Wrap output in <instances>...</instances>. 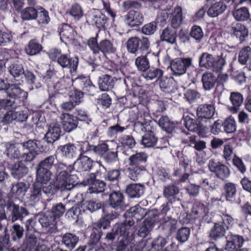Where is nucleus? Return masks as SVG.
Here are the masks:
<instances>
[{
  "label": "nucleus",
  "instance_id": "1",
  "mask_svg": "<svg viewBox=\"0 0 251 251\" xmlns=\"http://www.w3.org/2000/svg\"><path fill=\"white\" fill-rule=\"evenodd\" d=\"M148 155L145 152H136L131 155L128 159L129 168L128 176L133 181L138 180V177L147 171Z\"/></svg>",
  "mask_w": 251,
  "mask_h": 251
},
{
  "label": "nucleus",
  "instance_id": "2",
  "mask_svg": "<svg viewBox=\"0 0 251 251\" xmlns=\"http://www.w3.org/2000/svg\"><path fill=\"white\" fill-rule=\"evenodd\" d=\"M227 53L229 54L230 52L226 50L222 52L220 56L215 57L207 52H203L199 58V66L201 67L212 70L217 73L221 72L226 64L224 55L225 54L226 57Z\"/></svg>",
  "mask_w": 251,
  "mask_h": 251
},
{
  "label": "nucleus",
  "instance_id": "3",
  "mask_svg": "<svg viewBox=\"0 0 251 251\" xmlns=\"http://www.w3.org/2000/svg\"><path fill=\"white\" fill-rule=\"evenodd\" d=\"M126 47L128 52L135 55L150 53L151 43L149 39L147 37L134 36L127 40Z\"/></svg>",
  "mask_w": 251,
  "mask_h": 251
},
{
  "label": "nucleus",
  "instance_id": "4",
  "mask_svg": "<svg viewBox=\"0 0 251 251\" xmlns=\"http://www.w3.org/2000/svg\"><path fill=\"white\" fill-rule=\"evenodd\" d=\"M49 57L63 68H69L71 73H75L76 71L78 59L75 57L71 58L68 54H62L61 50L57 49H52L49 53Z\"/></svg>",
  "mask_w": 251,
  "mask_h": 251
},
{
  "label": "nucleus",
  "instance_id": "5",
  "mask_svg": "<svg viewBox=\"0 0 251 251\" xmlns=\"http://www.w3.org/2000/svg\"><path fill=\"white\" fill-rule=\"evenodd\" d=\"M138 123L143 127L142 130L144 128L145 131L141 144L147 148L154 147L157 144V137L155 134L156 127L153 126V122L151 120L144 119L143 122Z\"/></svg>",
  "mask_w": 251,
  "mask_h": 251
},
{
  "label": "nucleus",
  "instance_id": "6",
  "mask_svg": "<svg viewBox=\"0 0 251 251\" xmlns=\"http://www.w3.org/2000/svg\"><path fill=\"white\" fill-rule=\"evenodd\" d=\"M73 170L72 167L70 166L66 167L65 170L60 172L56 176L54 181V187L57 189L62 190H70L74 187L77 177L75 175H71L69 173L71 172Z\"/></svg>",
  "mask_w": 251,
  "mask_h": 251
},
{
  "label": "nucleus",
  "instance_id": "7",
  "mask_svg": "<svg viewBox=\"0 0 251 251\" xmlns=\"http://www.w3.org/2000/svg\"><path fill=\"white\" fill-rule=\"evenodd\" d=\"M208 169L215 176L222 180H226L231 175L229 167L220 161L211 159L209 161Z\"/></svg>",
  "mask_w": 251,
  "mask_h": 251
},
{
  "label": "nucleus",
  "instance_id": "8",
  "mask_svg": "<svg viewBox=\"0 0 251 251\" xmlns=\"http://www.w3.org/2000/svg\"><path fill=\"white\" fill-rule=\"evenodd\" d=\"M133 226V221H128L127 219L123 223H116L113 226V231L117 233L118 237H122L119 243L123 241L124 243L128 246V237L133 235V229L132 227Z\"/></svg>",
  "mask_w": 251,
  "mask_h": 251
},
{
  "label": "nucleus",
  "instance_id": "9",
  "mask_svg": "<svg viewBox=\"0 0 251 251\" xmlns=\"http://www.w3.org/2000/svg\"><path fill=\"white\" fill-rule=\"evenodd\" d=\"M42 193L45 195H52L54 193V188L52 184H49L48 185H42L40 183L35 182L32 186L31 191L30 200L31 201L36 202L42 198Z\"/></svg>",
  "mask_w": 251,
  "mask_h": 251
},
{
  "label": "nucleus",
  "instance_id": "10",
  "mask_svg": "<svg viewBox=\"0 0 251 251\" xmlns=\"http://www.w3.org/2000/svg\"><path fill=\"white\" fill-rule=\"evenodd\" d=\"M191 64V58H176L172 61L171 69L175 75L179 76L184 74Z\"/></svg>",
  "mask_w": 251,
  "mask_h": 251
},
{
  "label": "nucleus",
  "instance_id": "11",
  "mask_svg": "<svg viewBox=\"0 0 251 251\" xmlns=\"http://www.w3.org/2000/svg\"><path fill=\"white\" fill-rule=\"evenodd\" d=\"M215 112V102L213 101L209 103L200 104L197 108V116L201 121L211 119Z\"/></svg>",
  "mask_w": 251,
  "mask_h": 251
},
{
  "label": "nucleus",
  "instance_id": "12",
  "mask_svg": "<svg viewBox=\"0 0 251 251\" xmlns=\"http://www.w3.org/2000/svg\"><path fill=\"white\" fill-rule=\"evenodd\" d=\"M106 189V183L102 180H100L95 178V194H100L101 200H95V204L96 205V210L102 208V210L104 212L105 211V200H106L107 195L104 192Z\"/></svg>",
  "mask_w": 251,
  "mask_h": 251
},
{
  "label": "nucleus",
  "instance_id": "13",
  "mask_svg": "<svg viewBox=\"0 0 251 251\" xmlns=\"http://www.w3.org/2000/svg\"><path fill=\"white\" fill-rule=\"evenodd\" d=\"M39 222L48 232L52 233L57 231L56 219L49 211L41 215Z\"/></svg>",
  "mask_w": 251,
  "mask_h": 251
},
{
  "label": "nucleus",
  "instance_id": "14",
  "mask_svg": "<svg viewBox=\"0 0 251 251\" xmlns=\"http://www.w3.org/2000/svg\"><path fill=\"white\" fill-rule=\"evenodd\" d=\"M225 250L226 251H238L242 247L245 239L238 234H230L228 235Z\"/></svg>",
  "mask_w": 251,
  "mask_h": 251
},
{
  "label": "nucleus",
  "instance_id": "15",
  "mask_svg": "<svg viewBox=\"0 0 251 251\" xmlns=\"http://www.w3.org/2000/svg\"><path fill=\"white\" fill-rule=\"evenodd\" d=\"M168 243L166 238L158 236L154 239L151 243V247L149 251H176L173 243L165 248Z\"/></svg>",
  "mask_w": 251,
  "mask_h": 251
},
{
  "label": "nucleus",
  "instance_id": "16",
  "mask_svg": "<svg viewBox=\"0 0 251 251\" xmlns=\"http://www.w3.org/2000/svg\"><path fill=\"white\" fill-rule=\"evenodd\" d=\"M127 24L131 27H137L144 22V18L142 13L138 10H130L125 16Z\"/></svg>",
  "mask_w": 251,
  "mask_h": 251
},
{
  "label": "nucleus",
  "instance_id": "17",
  "mask_svg": "<svg viewBox=\"0 0 251 251\" xmlns=\"http://www.w3.org/2000/svg\"><path fill=\"white\" fill-rule=\"evenodd\" d=\"M105 211L104 212L102 211L103 215L101 217L100 220L97 222L95 223V230H98V228L101 229L102 228L103 229H106L108 227L110 226V223L111 221L116 219L119 214L116 212H112L110 213H105L106 204H104Z\"/></svg>",
  "mask_w": 251,
  "mask_h": 251
},
{
  "label": "nucleus",
  "instance_id": "18",
  "mask_svg": "<svg viewBox=\"0 0 251 251\" xmlns=\"http://www.w3.org/2000/svg\"><path fill=\"white\" fill-rule=\"evenodd\" d=\"M145 209L139 205L131 207L125 214V216L128 221H133V225L135 222H138L143 219L145 216Z\"/></svg>",
  "mask_w": 251,
  "mask_h": 251
},
{
  "label": "nucleus",
  "instance_id": "19",
  "mask_svg": "<svg viewBox=\"0 0 251 251\" xmlns=\"http://www.w3.org/2000/svg\"><path fill=\"white\" fill-rule=\"evenodd\" d=\"M237 194L236 185L232 182H226L223 186L221 196H224L227 201L233 203Z\"/></svg>",
  "mask_w": 251,
  "mask_h": 251
},
{
  "label": "nucleus",
  "instance_id": "20",
  "mask_svg": "<svg viewBox=\"0 0 251 251\" xmlns=\"http://www.w3.org/2000/svg\"><path fill=\"white\" fill-rule=\"evenodd\" d=\"M231 35L238 39L242 43L248 36V29L246 26L240 23L232 25L231 28Z\"/></svg>",
  "mask_w": 251,
  "mask_h": 251
},
{
  "label": "nucleus",
  "instance_id": "21",
  "mask_svg": "<svg viewBox=\"0 0 251 251\" xmlns=\"http://www.w3.org/2000/svg\"><path fill=\"white\" fill-rule=\"evenodd\" d=\"M119 147L123 154L128 155L127 151L133 149L136 145V142L134 137L131 135H123L119 139Z\"/></svg>",
  "mask_w": 251,
  "mask_h": 251
},
{
  "label": "nucleus",
  "instance_id": "22",
  "mask_svg": "<svg viewBox=\"0 0 251 251\" xmlns=\"http://www.w3.org/2000/svg\"><path fill=\"white\" fill-rule=\"evenodd\" d=\"M158 215H153L152 218L148 217L145 219L142 226L138 230V235L143 238L147 237L153 227L156 220H158Z\"/></svg>",
  "mask_w": 251,
  "mask_h": 251
},
{
  "label": "nucleus",
  "instance_id": "23",
  "mask_svg": "<svg viewBox=\"0 0 251 251\" xmlns=\"http://www.w3.org/2000/svg\"><path fill=\"white\" fill-rule=\"evenodd\" d=\"M229 100L231 106L228 107V109L232 113H236L242 105L244 98L243 95L240 92H231L230 94Z\"/></svg>",
  "mask_w": 251,
  "mask_h": 251
},
{
  "label": "nucleus",
  "instance_id": "24",
  "mask_svg": "<svg viewBox=\"0 0 251 251\" xmlns=\"http://www.w3.org/2000/svg\"><path fill=\"white\" fill-rule=\"evenodd\" d=\"M108 204L115 209L121 208L125 204V198L120 191H114L109 196Z\"/></svg>",
  "mask_w": 251,
  "mask_h": 251
},
{
  "label": "nucleus",
  "instance_id": "25",
  "mask_svg": "<svg viewBox=\"0 0 251 251\" xmlns=\"http://www.w3.org/2000/svg\"><path fill=\"white\" fill-rule=\"evenodd\" d=\"M226 5L222 1L210 2V5L207 11V14L210 17L214 18L222 14L226 9Z\"/></svg>",
  "mask_w": 251,
  "mask_h": 251
},
{
  "label": "nucleus",
  "instance_id": "26",
  "mask_svg": "<svg viewBox=\"0 0 251 251\" xmlns=\"http://www.w3.org/2000/svg\"><path fill=\"white\" fill-rule=\"evenodd\" d=\"M5 92L9 97L14 99L22 98V100H25L27 97V93L16 84H9Z\"/></svg>",
  "mask_w": 251,
  "mask_h": 251
},
{
  "label": "nucleus",
  "instance_id": "27",
  "mask_svg": "<svg viewBox=\"0 0 251 251\" xmlns=\"http://www.w3.org/2000/svg\"><path fill=\"white\" fill-rule=\"evenodd\" d=\"M217 77L212 72H205L202 74L201 82L203 89L210 91L214 88L217 84Z\"/></svg>",
  "mask_w": 251,
  "mask_h": 251
},
{
  "label": "nucleus",
  "instance_id": "28",
  "mask_svg": "<svg viewBox=\"0 0 251 251\" xmlns=\"http://www.w3.org/2000/svg\"><path fill=\"white\" fill-rule=\"evenodd\" d=\"M145 187L140 183H131L127 185L126 192L131 198H138L143 195Z\"/></svg>",
  "mask_w": 251,
  "mask_h": 251
},
{
  "label": "nucleus",
  "instance_id": "29",
  "mask_svg": "<svg viewBox=\"0 0 251 251\" xmlns=\"http://www.w3.org/2000/svg\"><path fill=\"white\" fill-rule=\"evenodd\" d=\"M176 29L170 26L165 28L160 34V40L172 45L176 43L177 37Z\"/></svg>",
  "mask_w": 251,
  "mask_h": 251
},
{
  "label": "nucleus",
  "instance_id": "30",
  "mask_svg": "<svg viewBox=\"0 0 251 251\" xmlns=\"http://www.w3.org/2000/svg\"><path fill=\"white\" fill-rule=\"evenodd\" d=\"M179 192V188L175 184H168L163 188V195L168 201L175 202L179 200L176 196Z\"/></svg>",
  "mask_w": 251,
  "mask_h": 251
},
{
  "label": "nucleus",
  "instance_id": "31",
  "mask_svg": "<svg viewBox=\"0 0 251 251\" xmlns=\"http://www.w3.org/2000/svg\"><path fill=\"white\" fill-rule=\"evenodd\" d=\"M158 124L163 130L168 133H172L177 123L172 121L167 116H162L158 121Z\"/></svg>",
  "mask_w": 251,
  "mask_h": 251
},
{
  "label": "nucleus",
  "instance_id": "32",
  "mask_svg": "<svg viewBox=\"0 0 251 251\" xmlns=\"http://www.w3.org/2000/svg\"><path fill=\"white\" fill-rule=\"evenodd\" d=\"M7 208L12 211L11 221L12 222H14L28 215V212L25 208L20 207L14 203H10L8 204Z\"/></svg>",
  "mask_w": 251,
  "mask_h": 251
},
{
  "label": "nucleus",
  "instance_id": "33",
  "mask_svg": "<svg viewBox=\"0 0 251 251\" xmlns=\"http://www.w3.org/2000/svg\"><path fill=\"white\" fill-rule=\"evenodd\" d=\"M60 118L62 121L63 127L66 132H70L77 126V121L74 117L67 113L62 114Z\"/></svg>",
  "mask_w": 251,
  "mask_h": 251
},
{
  "label": "nucleus",
  "instance_id": "34",
  "mask_svg": "<svg viewBox=\"0 0 251 251\" xmlns=\"http://www.w3.org/2000/svg\"><path fill=\"white\" fill-rule=\"evenodd\" d=\"M93 161L86 156L80 157L74 163L75 169L77 172L89 170L92 167Z\"/></svg>",
  "mask_w": 251,
  "mask_h": 251
},
{
  "label": "nucleus",
  "instance_id": "35",
  "mask_svg": "<svg viewBox=\"0 0 251 251\" xmlns=\"http://www.w3.org/2000/svg\"><path fill=\"white\" fill-rule=\"evenodd\" d=\"M163 75V71L162 69L151 66L142 73V76L147 80H152L155 79H158L162 76Z\"/></svg>",
  "mask_w": 251,
  "mask_h": 251
},
{
  "label": "nucleus",
  "instance_id": "36",
  "mask_svg": "<svg viewBox=\"0 0 251 251\" xmlns=\"http://www.w3.org/2000/svg\"><path fill=\"white\" fill-rule=\"evenodd\" d=\"M52 174L49 170H45L37 168L36 170V182L40 183L42 185H48L51 179Z\"/></svg>",
  "mask_w": 251,
  "mask_h": 251
},
{
  "label": "nucleus",
  "instance_id": "37",
  "mask_svg": "<svg viewBox=\"0 0 251 251\" xmlns=\"http://www.w3.org/2000/svg\"><path fill=\"white\" fill-rule=\"evenodd\" d=\"M226 229L220 223H214V226L209 232V237L212 240H217L225 235Z\"/></svg>",
  "mask_w": 251,
  "mask_h": 251
},
{
  "label": "nucleus",
  "instance_id": "38",
  "mask_svg": "<svg viewBox=\"0 0 251 251\" xmlns=\"http://www.w3.org/2000/svg\"><path fill=\"white\" fill-rule=\"evenodd\" d=\"M61 130L59 126L51 125L46 134L45 137L48 143H52L59 139Z\"/></svg>",
  "mask_w": 251,
  "mask_h": 251
},
{
  "label": "nucleus",
  "instance_id": "39",
  "mask_svg": "<svg viewBox=\"0 0 251 251\" xmlns=\"http://www.w3.org/2000/svg\"><path fill=\"white\" fill-rule=\"evenodd\" d=\"M171 25L175 29L178 28L183 23L182 9L180 6L175 7L171 18Z\"/></svg>",
  "mask_w": 251,
  "mask_h": 251
},
{
  "label": "nucleus",
  "instance_id": "40",
  "mask_svg": "<svg viewBox=\"0 0 251 251\" xmlns=\"http://www.w3.org/2000/svg\"><path fill=\"white\" fill-rule=\"evenodd\" d=\"M159 87L163 92L168 94L174 93L176 90V83L174 80L171 78L166 77L160 79Z\"/></svg>",
  "mask_w": 251,
  "mask_h": 251
},
{
  "label": "nucleus",
  "instance_id": "41",
  "mask_svg": "<svg viewBox=\"0 0 251 251\" xmlns=\"http://www.w3.org/2000/svg\"><path fill=\"white\" fill-rule=\"evenodd\" d=\"M207 207L203 203L199 201L196 202L193 206L190 216L194 220L200 219L205 212H207Z\"/></svg>",
  "mask_w": 251,
  "mask_h": 251
},
{
  "label": "nucleus",
  "instance_id": "42",
  "mask_svg": "<svg viewBox=\"0 0 251 251\" xmlns=\"http://www.w3.org/2000/svg\"><path fill=\"white\" fill-rule=\"evenodd\" d=\"M5 147L4 153L9 158L17 159L20 156L21 152L19 150V144L8 142L5 143Z\"/></svg>",
  "mask_w": 251,
  "mask_h": 251
},
{
  "label": "nucleus",
  "instance_id": "43",
  "mask_svg": "<svg viewBox=\"0 0 251 251\" xmlns=\"http://www.w3.org/2000/svg\"><path fill=\"white\" fill-rule=\"evenodd\" d=\"M177 221L171 217H164L161 223L162 228L168 233L174 232L177 228Z\"/></svg>",
  "mask_w": 251,
  "mask_h": 251
},
{
  "label": "nucleus",
  "instance_id": "44",
  "mask_svg": "<svg viewBox=\"0 0 251 251\" xmlns=\"http://www.w3.org/2000/svg\"><path fill=\"white\" fill-rule=\"evenodd\" d=\"M98 84L101 91H107L113 87L114 81L111 76L105 75L100 77Z\"/></svg>",
  "mask_w": 251,
  "mask_h": 251
},
{
  "label": "nucleus",
  "instance_id": "45",
  "mask_svg": "<svg viewBox=\"0 0 251 251\" xmlns=\"http://www.w3.org/2000/svg\"><path fill=\"white\" fill-rule=\"evenodd\" d=\"M149 53H146L145 55H141L138 56L135 61V64L137 70L142 73L149 68L150 66V62L148 55Z\"/></svg>",
  "mask_w": 251,
  "mask_h": 251
},
{
  "label": "nucleus",
  "instance_id": "46",
  "mask_svg": "<svg viewBox=\"0 0 251 251\" xmlns=\"http://www.w3.org/2000/svg\"><path fill=\"white\" fill-rule=\"evenodd\" d=\"M60 150L62 156L67 158H73L77 154V148L74 145L67 144L60 147Z\"/></svg>",
  "mask_w": 251,
  "mask_h": 251
},
{
  "label": "nucleus",
  "instance_id": "47",
  "mask_svg": "<svg viewBox=\"0 0 251 251\" xmlns=\"http://www.w3.org/2000/svg\"><path fill=\"white\" fill-rule=\"evenodd\" d=\"M108 20L105 15L95 8V25L97 28H106Z\"/></svg>",
  "mask_w": 251,
  "mask_h": 251
},
{
  "label": "nucleus",
  "instance_id": "48",
  "mask_svg": "<svg viewBox=\"0 0 251 251\" xmlns=\"http://www.w3.org/2000/svg\"><path fill=\"white\" fill-rule=\"evenodd\" d=\"M98 50H100L104 54L106 53H113L115 49L113 47L112 43L107 39L102 40L100 43H97L96 48Z\"/></svg>",
  "mask_w": 251,
  "mask_h": 251
},
{
  "label": "nucleus",
  "instance_id": "49",
  "mask_svg": "<svg viewBox=\"0 0 251 251\" xmlns=\"http://www.w3.org/2000/svg\"><path fill=\"white\" fill-rule=\"evenodd\" d=\"M232 165L236 171L244 175L247 169L243 160L235 154H233L232 160Z\"/></svg>",
  "mask_w": 251,
  "mask_h": 251
},
{
  "label": "nucleus",
  "instance_id": "50",
  "mask_svg": "<svg viewBox=\"0 0 251 251\" xmlns=\"http://www.w3.org/2000/svg\"><path fill=\"white\" fill-rule=\"evenodd\" d=\"M27 172L28 168L21 162L16 163L13 166L12 174L16 178H20Z\"/></svg>",
  "mask_w": 251,
  "mask_h": 251
},
{
  "label": "nucleus",
  "instance_id": "51",
  "mask_svg": "<svg viewBox=\"0 0 251 251\" xmlns=\"http://www.w3.org/2000/svg\"><path fill=\"white\" fill-rule=\"evenodd\" d=\"M78 241V238L71 233H66L63 235L62 238V243L67 248L70 249L74 248Z\"/></svg>",
  "mask_w": 251,
  "mask_h": 251
},
{
  "label": "nucleus",
  "instance_id": "52",
  "mask_svg": "<svg viewBox=\"0 0 251 251\" xmlns=\"http://www.w3.org/2000/svg\"><path fill=\"white\" fill-rule=\"evenodd\" d=\"M41 50V45L35 40H32L26 46L25 51L28 55H34L39 53Z\"/></svg>",
  "mask_w": 251,
  "mask_h": 251
},
{
  "label": "nucleus",
  "instance_id": "53",
  "mask_svg": "<svg viewBox=\"0 0 251 251\" xmlns=\"http://www.w3.org/2000/svg\"><path fill=\"white\" fill-rule=\"evenodd\" d=\"M190 36L197 43H201L204 37V33L202 28L200 26L196 25H193L190 31Z\"/></svg>",
  "mask_w": 251,
  "mask_h": 251
},
{
  "label": "nucleus",
  "instance_id": "54",
  "mask_svg": "<svg viewBox=\"0 0 251 251\" xmlns=\"http://www.w3.org/2000/svg\"><path fill=\"white\" fill-rule=\"evenodd\" d=\"M37 10L33 7H27L21 12V17L24 20H32L37 17Z\"/></svg>",
  "mask_w": 251,
  "mask_h": 251
},
{
  "label": "nucleus",
  "instance_id": "55",
  "mask_svg": "<svg viewBox=\"0 0 251 251\" xmlns=\"http://www.w3.org/2000/svg\"><path fill=\"white\" fill-rule=\"evenodd\" d=\"M223 130L226 133H231L236 130V123L234 118L229 116L223 121Z\"/></svg>",
  "mask_w": 251,
  "mask_h": 251
},
{
  "label": "nucleus",
  "instance_id": "56",
  "mask_svg": "<svg viewBox=\"0 0 251 251\" xmlns=\"http://www.w3.org/2000/svg\"><path fill=\"white\" fill-rule=\"evenodd\" d=\"M144 0H128L123 2V6L126 10H138L142 8L141 1Z\"/></svg>",
  "mask_w": 251,
  "mask_h": 251
},
{
  "label": "nucleus",
  "instance_id": "57",
  "mask_svg": "<svg viewBox=\"0 0 251 251\" xmlns=\"http://www.w3.org/2000/svg\"><path fill=\"white\" fill-rule=\"evenodd\" d=\"M190 232L189 228L182 227L177 230L176 238L180 243H183L188 240Z\"/></svg>",
  "mask_w": 251,
  "mask_h": 251
},
{
  "label": "nucleus",
  "instance_id": "58",
  "mask_svg": "<svg viewBox=\"0 0 251 251\" xmlns=\"http://www.w3.org/2000/svg\"><path fill=\"white\" fill-rule=\"evenodd\" d=\"M235 19L238 21H245L250 16L248 9L246 7H242L235 10L233 13Z\"/></svg>",
  "mask_w": 251,
  "mask_h": 251
},
{
  "label": "nucleus",
  "instance_id": "59",
  "mask_svg": "<svg viewBox=\"0 0 251 251\" xmlns=\"http://www.w3.org/2000/svg\"><path fill=\"white\" fill-rule=\"evenodd\" d=\"M220 220L217 223H220L226 229L231 227L233 224V219L232 216L227 213L221 212L219 215Z\"/></svg>",
  "mask_w": 251,
  "mask_h": 251
},
{
  "label": "nucleus",
  "instance_id": "60",
  "mask_svg": "<svg viewBox=\"0 0 251 251\" xmlns=\"http://www.w3.org/2000/svg\"><path fill=\"white\" fill-rule=\"evenodd\" d=\"M151 109L152 114L157 117L166 110V105L163 101L158 100L151 104Z\"/></svg>",
  "mask_w": 251,
  "mask_h": 251
},
{
  "label": "nucleus",
  "instance_id": "61",
  "mask_svg": "<svg viewBox=\"0 0 251 251\" xmlns=\"http://www.w3.org/2000/svg\"><path fill=\"white\" fill-rule=\"evenodd\" d=\"M112 103V99L107 93H103L97 99V104L103 108L110 107Z\"/></svg>",
  "mask_w": 251,
  "mask_h": 251
},
{
  "label": "nucleus",
  "instance_id": "62",
  "mask_svg": "<svg viewBox=\"0 0 251 251\" xmlns=\"http://www.w3.org/2000/svg\"><path fill=\"white\" fill-rule=\"evenodd\" d=\"M28 188V186L25 183L19 182L13 186L11 192L17 196L22 197L25 195Z\"/></svg>",
  "mask_w": 251,
  "mask_h": 251
},
{
  "label": "nucleus",
  "instance_id": "63",
  "mask_svg": "<svg viewBox=\"0 0 251 251\" xmlns=\"http://www.w3.org/2000/svg\"><path fill=\"white\" fill-rule=\"evenodd\" d=\"M234 148L230 143L225 144L223 150L222 158L228 163L232 160Z\"/></svg>",
  "mask_w": 251,
  "mask_h": 251
},
{
  "label": "nucleus",
  "instance_id": "64",
  "mask_svg": "<svg viewBox=\"0 0 251 251\" xmlns=\"http://www.w3.org/2000/svg\"><path fill=\"white\" fill-rule=\"evenodd\" d=\"M23 147L28 150L31 152H35L38 153L40 151V142L35 140H28L26 142H23L22 144Z\"/></svg>",
  "mask_w": 251,
  "mask_h": 251
}]
</instances>
